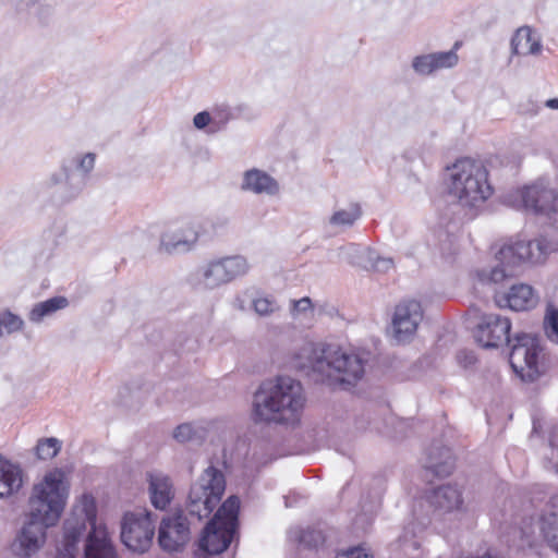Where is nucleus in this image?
<instances>
[{"label":"nucleus","instance_id":"58836bf2","mask_svg":"<svg viewBox=\"0 0 558 558\" xmlns=\"http://www.w3.org/2000/svg\"><path fill=\"white\" fill-rule=\"evenodd\" d=\"M95 165V155L92 153H88L84 156H82L77 161V171L81 173H84L87 178V174L93 170Z\"/></svg>","mask_w":558,"mask_h":558},{"label":"nucleus","instance_id":"4468645a","mask_svg":"<svg viewBox=\"0 0 558 558\" xmlns=\"http://www.w3.org/2000/svg\"><path fill=\"white\" fill-rule=\"evenodd\" d=\"M510 329L509 318L497 314H487L477 325L475 338L484 348H498L510 342Z\"/></svg>","mask_w":558,"mask_h":558},{"label":"nucleus","instance_id":"8fccbe9b","mask_svg":"<svg viewBox=\"0 0 558 558\" xmlns=\"http://www.w3.org/2000/svg\"><path fill=\"white\" fill-rule=\"evenodd\" d=\"M235 306L236 308H239L240 311H244L245 310V306L243 304V301H241L240 299H236L235 301Z\"/></svg>","mask_w":558,"mask_h":558},{"label":"nucleus","instance_id":"cd10ccee","mask_svg":"<svg viewBox=\"0 0 558 558\" xmlns=\"http://www.w3.org/2000/svg\"><path fill=\"white\" fill-rule=\"evenodd\" d=\"M291 542L296 543L305 548H318L325 542V535L322 530L316 527H292L288 532Z\"/></svg>","mask_w":558,"mask_h":558},{"label":"nucleus","instance_id":"e433bc0d","mask_svg":"<svg viewBox=\"0 0 558 558\" xmlns=\"http://www.w3.org/2000/svg\"><path fill=\"white\" fill-rule=\"evenodd\" d=\"M550 453L546 457L551 466L558 472V427L554 428L549 438Z\"/></svg>","mask_w":558,"mask_h":558},{"label":"nucleus","instance_id":"6e6552de","mask_svg":"<svg viewBox=\"0 0 558 558\" xmlns=\"http://www.w3.org/2000/svg\"><path fill=\"white\" fill-rule=\"evenodd\" d=\"M225 490L222 471L214 465L207 466L190 488L186 512L197 521L208 518L219 505Z\"/></svg>","mask_w":558,"mask_h":558},{"label":"nucleus","instance_id":"a19ab883","mask_svg":"<svg viewBox=\"0 0 558 558\" xmlns=\"http://www.w3.org/2000/svg\"><path fill=\"white\" fill-rule=\"evenodd\" d=\"M36 2L37 0H0V4L9 5L17 11L26 10Z\"/></svg>","mask_w":558,"mask_h":558},{"label":"nucleus","instance_id":"79ce46f5","mask_svg":"<svg viewBox=\"0 0 558 558\" xmlns=\"http://www.w3.org/2000/svg\"><path fill=\"white\" fill-rule=\"evenodd\" d=\"M457 360L463 367H469L476 362V356L472 351L461 350L457 354Z\"/></svg>","mask_w":558,"mask_h":558},{"label":"nucleus","instance_id":"c9c22d12","mask_svg":"<svg viewBox=\"0 0 558 558\" xmlns=\"http://www.w3.org/2000/svg\"><path fill=\"white\" fill-rule=\"evenodd\" d=\"M545 332L548 339L558 343V310L548 308L544 320Z\"/></svg>","mask_w":558,"mask_h":558},{"label":"nucleus","instance_id":"39448f33","mask_svg":"<svg viewBox=\"0 0 558 558\" xmlns=\"http://www.w3.org/2000/svg\"><path fill=\"white\" fill-rule=\"evenodd\" d=\"M448 171L449 193L458 198L461 205L474 207L490 196L488 172L481 161L462 158L448 168Z\"/></svg>","mask_w":558,"mask_h":558},{"label":"nucleus","instance_id":"2eb2a0df","mask_svg":"<svg viewBox=\"0 0 558 558\" xmlns=\"http://www.w3.org/2000/svg\"><path fill=\"white\" fill-rule=\"evenodd\" d=\"M428 505L439 513L463 512L465 510L463 489L457 484H442L426 492Z\"/></svg>","mask_w":558,"mask_h":558},{"label":"nucleus","instance_id":"37998d69","mask_svg":"<svg viewBox=\"0 0 558 558\" xmlns=\"http://www.w3.org/2000/svg\"><path fill=\"white\" fill-rule=\"evenodd\" d=\"M211 122L210 113L207 111L198 112L193 118V124L197 130H203Z\"/></svg>","mask_w":558,"mask_h":558},{"label":"nucleus","instance_id":"49530a36","mask_svg":"<svg viewBox=\"0 0 558 558\" xmlns=\"http://www.w3.org/2000/svg\"><path fill=\"white\" fill-rule=\"evenodd\" d=\"M402 157H403V159H405L407 161H410V162H415V161L421 162L420 154L414 148L407 149L403 153Z\"/></svg>","mask_w":558,"mask_h":558},{"label":"nucleus","instance_id":"4be33fe9","mask_svg":"<svg viewBox=\"0 0 558 558\" xmlns=\"http://www.w3.org/2000/svg\"><path fill=\"white\" fill-rule=\"evenodd\" d=\"M539 529L545 542L558 554V494L546 505L539 519Z\"/></svg>","mask_w":558,"mask_h":558},{"label":"nucleus","instance_id":"a211bd4d","mask_svg":"<svg viewBox=\"0 0 558 558\" xmlns=\"http://www.w3.org/2000/svg\"><path fill=\"white\" fill-rule=\"evenodd\" d=\"M241 190L255 195L272 197L280 193V184L266 171L252 168L243 173Z\"/></svg>","mask_w":558,"mask_h":558},{"label":"nucleus","instance_id":"a878e982","mask_svg":"<svg viewBox=\"0 0 558 558\" xmlns=\"http://www.w3.org/2000/svg\"><path fill=\"white\" fill-rule=\"evenodd\" d=\"M201 284L208 290H214L229 283L225 274L221 259H214L199 269Z\"/></svg>","mask_w":558,"mask_h":558},{"label":"nucleus","instance_id":"6ab92c4d","mask_svg":"<svg viewBox=\"0 0 558 558\" xmlns=\"http://www.w3.org/2000/svg\"><path fill=\"white\" fill-rule=\"evenodd\" d=\"M147 482L151 505L165 510L174 497L172 480L162 472L154 471L147 473Z\"/></svg>","mask_w":558,"mask_h":558},{"label":"nucleus","instance_id":"f257e3e1","mask_svg":"<svg viewBox=\"0 0 558 558\" xmlns=\"http://www.w3.org/2000/svg\"><path fill=\"white\" fill-rule=\"evenodd\" d=\"M64 472L54 469L36 484L29 497V514L16 531L10 553L16 558H32L46 543V530L54 525L65 506L68 485Z\"/></svg>","mask_w":558,"mask_h":558},{"label":"nucleus","instance_id":"ea45409f","mask_svg":"<svg viewBox=\"0 0 558 558\" xmlns=\"http://www.w3.org/2000/svg\"><path fill=\"white\" fill-rule=\"evenodd\" d=\"M336 558H373V556L361 547H353L337 554Z\"/></svg>","mask_w":558,"mask_h":558},{"label":"nucleus","instance_id":"5701e85b","mask_svg":"<svg viewBox=\"0 0 558 558\" xmlns=\"http://www.w3.org/2000/svg\"><path fill=\"white\" fill-rule=\"evenodd\" d=\"M51 182L61 185V193L65 201L76 197L86 185V177L77 170L63 166L59 173L52 174Z\"/></svg>","mask_w":558,"mask_h":558},{"label":"nucleus","instance_id":"c85d7f7f","mask_svg":"<svg viewBox=\"0 0 558 558\" xmlns=\"http://www.w3.org/2000/svg\"><path fill=\"white\" fill-rule=\"evenodd\" d=\"M362 217V208L357 203L350 204L347 208H340L329 217V225L337 229L352 227Z\"/></svg>","mask_w":558,"mask_h":558},{"label":"nucleus","instance_id":"f704fd0d","mask_svg":"<svg viewBox=\"0 0 558 558\" xmlns=\"http://www.w3.org/2000/svg\"><path fill=\"white\" fill-rule=\"evenodd\" d=\"M0 326L3 329V335H11L23 328L24 320L10 311H4L0 313Z\"/></svg>","mask_w":558,"mask_h":558},{"label":"nucleus","instance_id":"ddd939ff","mask_svg":"<svg viewBox=\"0 0 558 558\" xmlns=\"http://www.w3.org/2000/svg\"><path fill=\"white\" fill-rule=\"evenodd\" d=\"M525 208L546 216L554 225H558V192L543 184H533L522 191Z\"/></svg>","mask_w":558,"mask_h":558},{"label":"nucleus","instance_id":"09e8293b","mask_svg":"<svg viewBox=\"0 0 558 558\" xmlns=\"http://www.w3.org/2000/svg\"><path fill=\"white\" fill-rule=\"evenodd\" d=\"M545 105H546V107H548L550 109L558 110V98L548 99L545 102Z\"/></svg>","mask_w":558,"mask_h":558},{"label":"nucleus","instance_id":"603ef678","mask_svg":"<svg viewBox=\"0 0 558 558\" xmlns=\"http://www.w3.org/2000/svg\"><path fill=\"white\" fill-rule=\"evenodd\" d=\"M496 301H497V303H498L499 305H501V300H500V299H498V298H497V300H496Z\"/></svg>","mask_w":558,"mask_h":558},{"label":"nucleus","instance_id":"7c9ffc66","mask_svg":"<svg viewBox=\"0 0 558 558\" xmlns=\"http://www.w3.org/2000/svg\"><path fill=\"white\" fill-rule=\"evenodd\" d=\"M220 259L225 268L228 282L245 276L251 268L247 259L241 255L226 256Z\"/></svg>","mask_w":558,"mask_h":558},{"label":"nucleus","instance_id":"aec40b11","mask_svg":"<svg viewBox=\"0 0 558 558\" xmlns=\"http://www.w3.org/2000/svg\"><path fill=\"white\" fill-rule=\"evenodd\" d=\"M456 461L450 448L433 445L426 452L424 469L432 472L435 476H449L454 470Z\"/></svg>","mask_w":558,"mask_h":558},{"label":"nucleus","instance_id":"473e14b6","mask_svg":"<svg viewBox=\"0 0 558 558\" xmlns=\"http://www.w3.org/2000/svg\"><path fill=\"white\" fill-rule=\"evenodd\" d=\"M62 448V441L54 437L41 438L35 447V454L40 460L54 458Z\"/></svg>","mask_w":558,"mask_h":558},{"label":"nucleus","instance_id":"f3484780","mask_svg":"<svg viewBox=\"0 0 558 558\" xmlns=\"http://www.w3.org/2000/svg\"><path fill=\"white\" fill-rule=\"evenodd\" d=\"M198 232L191 223L169 227L161 235L160 245L168 253H185L192 250Z\"/></svg>","mask_w":558,"mask_h":558},{"label":"nucleus","instance_id":"f8f14e48","mask_svg":"<svg viewBox=\"0 0 558 558\" xmlns=\"http://www.w3.org/2000/svg\"><path fill=\"white\" fill-rule=\"evenodd\" d=\"M190 522L184 514L163 518L158 530V543L168 553L181 550L190 541Z\"/></svg>","mask_w":558,"mask_h":558},{"label":"nucleus","instance_id":"423d86ee","mask_svg":"<svg viewBox=\"0 0 558 558\" xmlns=\"http://www.w3.org/2000/svg\"><path fill=\"white\" fill-rule=\"evenodd\" d=\"M553 250L555 247L543 238L504 244L496 253L498 265L490 270L487 280L492 283L501 282L514 276L515 268L522 263H541Z\"/></svg>","mask_w":558,"mask_h":558},{"label":"nucleus","instance_id":"0eeeda50","mask_svg":"<svg viewBox=\"0 0 558 558\" xmlns=\"http://www.w3.org/2000/svg\"><path fill=\"white\" fill-rule=\"evenodd\" d=\"M240 499L230 496L207 523L199 539V548L210 555L225 551L231 544L238 527Z\"/></svg>","mask_w":558,"mask_h":558},{"label":"nucleus","instance_id":"7ed1b4c3","mask_svg":"<svg viewBox=\"0 0 558 558\" xmlns=\"http://www.w3.org/2000/svg\"><path fill=\"white\" fill-rule=\"evenodd\" d=\"M96 506L90 495H83L63 523V535L56 558H75L85 536L83 558H118L107 529L97 525Z\"/></svg>","mask_w":558,"mask_h":558},{"label":"nucleus","instance_id":"bb28decb","mask_svg":"<svg viewBox=\"0 0 558 558\" xmlns=\"http://www.w3.org/2000/svg\"><path fill=\"white\" fill-rule=\"evenodd\" d=\"M68 300L64 296H53L46 301L36 303L28 313V319L32 323L39 324L45 318L52 316L56 312L68 306Z\"/></svg>","mask_w":558,"mask_h":558},{"label":"nucleus","instance_id":"de8ad7c7","mask_svg":"<svg viewBox=\"0 0 558 558\" xmlns=\"http://www.w3.org/2000/svg\"><path fill=\"white\" fill-rule=\"evenodd\" d=\"M532 32H533V29H532L531 26L523 25V26H521V27L515 29L514 35H517V36H520V35H532Z\"/></svg>","mask_w":558,"mask_h":558},{"label":"nucleus","instance_id":"72a5a7b5","mask_svg":"<svg viewBox=\"0 0 558 558\" xmlns=\"http://www.w3.org/2000/svg\"><path fill=\"white\" fill-rule=\"evenodd\" d=\"M252 308L259 317H270L281 311V306L272 296L254 298Z\"/></svg>","mask_w":558,"mask_h":558},{"label":"nucleus","instance_id":"c756f323","mask_svg":"<svg viewBox=\"0 0 558 558\" xmlns=\"http://www.w3.org/2000/svg\"><path fill=\"white\" fill-rule=\"evenodd\" d=\"M342 253L349 264L365 269H368L369 260L372 262L376 257V251L354 243L344 246Z\"/></svg>","mask_w":558,"mask_h":558},{"label":"nucleus","instance_id":"412c9836","mask_svg":"<svg viewBox=\"0 0 558 558\" xmlns=\"http://www.w3.org/2000/svg\"><path fill=\"white\" fill-rule=\"evenodd\" d=\"M23 484V471L0 453V499L10 497L16 493Z\"/></svg>","mask_w":558,"mask_h":558},{"label":"nucleus","instance_id":"1a4fd4ad","mask_svg":"<svg viewBox=\"0 0 558 558\" xmlns=\"http://www.w3.org/2000/svg\"><path fill=\"white\" fill-rule=\"evenodd\" d=\"M546 353L541 338L532 333H519L513 339L509 362L522 380L534 381L544 372Z\"/></svg>","mask_w":558,"mask_h":558},{"label":"nucleus","instance_id":"dca6fc26","mask_svg":"<svg viewBox=\"0 0 558 558\" xmlns=\"http://www.w3.org/2000/svg\"><path fill=\"white\" fill-rule=\"evenodd\" d=\"M461 41H456L449 51H439L416 56L412 60V68L418 75H432L440 70L452 69L459 62L457 50L461 47Z\"/></svg>","mask_w":558,"mask_h":558},{"label":"nucleus","instance_id":"393cba45","mask_svg":"<svg viewBox=\"0 0 558 558\" xmlns=\"http://www.w3.org/2000/svg\"><path fill=\"white\" fill-rule=\"evenodd\" d=\"M210 424L205 421L182 423L173 429L172 437L180 444L201 445L208 436Z\"/></svg>","mask_w":558,"mask_h":558},{"label":"nucleus","instance_id":"9b49d317","mask_svg":"<svg viewBox=\"0 0 558 558\" xmlns=\"http://www.w3.org/2000/svg\"><path fill=\"white\" fill-rule=\"evenodd\" d=\"M422 319L423 310L420 302L415 300L400 302L396 306L392 317V331L396 341L398 343L411 341Z\"/></svg>","mask_w":558,"mask_h":558},{"label":"nucleus","instance_id":"4c0bfd02","mask_svg":"<svg viewBox=\"0 0 558 558\" xmlns=\"http://www.w3.org/2000/svg\"><path fill=\"white\" fill-rule=\"evenodd\" d=\"M393 266V260L388 257H380L376 253V257L374 260H369L368 269L372 268L379 272H386Z\"/></svg>","mask_w":558,"mask_h":558},{"label":"nucleus","instance_id":"c03bdc74","mask_svg":"<svg viewBox=\"0 0 558 558\" xmlns=\"http://www.w3.org/2000/svg\"><path fill=\"white\" fill-rule=\"evenodd\" d=\"M312 307V301L310 298H302L298 301H292L291 312L293 315L304 313Z\"/></svg>","mask_w":558,"mask_h":558},{"label":"nucleus","instance_id":"2f4dec72","mask_svg":"<svg viewBox=\"0 0 558 558\" xmlns=\"http://www.w3.org/2000/svg\"><path fill=\"white\" fill-rule=\"evenodd\" d=\"M511 50L519 56H535L541 52L542 44L538 37H512Z\"/></svg>","mask_w":558,"mask_h":558},{"label":"nucleus","instance_id":"b1692460","mask_svg":"<svg viewBox=\"0 0 558 558\" xmlns=\"http://www.w3.org/2000/svg\"><path fill=\"white\" fill-rule=\"evenodd\" d=\"M502 301H505L512 311H529L536 306L538 296L534 293L531 286L514 284L507 294L502 295Z\"/></svg>","mask_w":558,"mask_h":558},{"label":"nucleus","instance_id":"f03ea898","mask_svg":"<svg viewBox=\"0 0 558 558\" xmlns=\"http://www.w3.org/2000/svg\"><path fill=\"white\" fill-rule=\"evenodd\" d=\"M367 355L336 344L306 342L294 355V367L313 376L315 381L349 389L363 378Z\"/></svg>","mask_w":558,"mask_h":558},{"label":"nucleus","instance_id":"20e7f679","mask_svg":"<svg viewBox=\"0 0 558 558\" xmlns=\"http://www.w3.org/2000/svg\"><path fill=\"white\" fill-rule=\"evenodd\" d=\"M305 397L300 381L279 376L264 381L253 397L255 422L296 425L303 412Z\"/></svg>","mask_w":558,"mask_h":558},{"label":"nucleus","instance_id":"3c124183","mask_svg":"<svg viewBox=\"0 0 558 558\" xmlns=\"http://www.w3.org/2000/svg\"><path fill=\"white\" fill-rule=\"evenodd\" d=\"M364 428H365L364 426H356V429H359V430H362Z\"/></svg>","mask_w":558,"mask_h":558},{"label":"nucleus","instance_id":"a18cd8bd","mask_svg":"<svg viewBox=\"0 0 558 558\" xmlns=\"http://www.w3.org/2000/svg\"><path fill=\"white\" fill-rule=\"evenodd\" d=\"M402 548L409 553L411 549L416 550L420 544L416 541H409L407 534L400 538Z\"/></svg>","mask_w":558,"mask_h":558},{"label":"nucleus","instance_id":"9d476101","mask_svg":"<svg viewBox=\"0 0 558 558\" xmlns=\"http://www.w3.org/2000/svg\"><path fill=\"white\" fill-rule=\"evenodd\" d=\"M157 517L144 509L128 512L121 524V541L132 551L145 553L155 535Z\"/></svg>","mask_w":558,"mask_h":558}]
</instances>
